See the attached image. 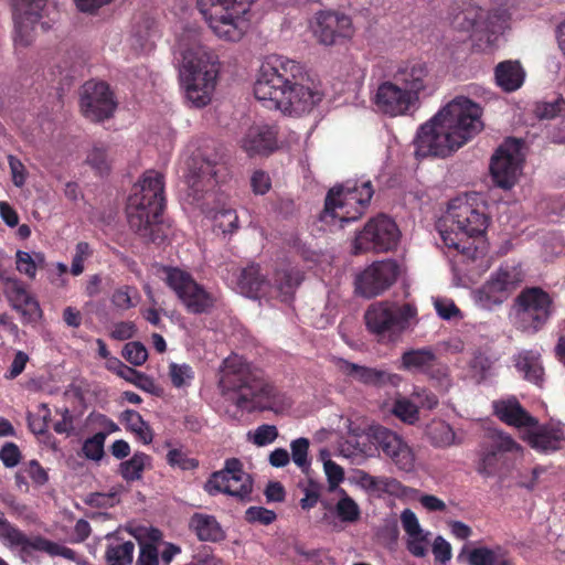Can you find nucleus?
I'll list each match as a JSON object with an SVG mask.
<instances>
[{
	"instance_id": "nucleus-1",
	"label": "nucleus",
	"mask_w": 565,
	"mask_h": 565,
	"mask_svg": "<svg viewBox=\"0 0 565 565\" xmlns=\"http://www.w3.org/2000/svg\"><path fill=\"white\" fill-rule=\"evenodd\" d=\"M254 95L266 107L294 116L309 113L322 99L305 66L284 56H273L263 63Z\"/></svg>"
},
{
	"instance_id": "nucleus-2",
	"label": "nucleus",
	"mask_w": 565,
	"mask_h": 565,
	"mask_svg": "<svg viewBox=\"0 0 565 565\" xmlns=\"http://www.w3.org/2000/svg\"><path fill=\"white\" fill-rule=\"evenodd\" d=\"M482 108L465 96H458L423 124L416 134L417 158H446L483 129Z\"/></svg>"
},
{
	"instance_id": "nucleus-3",
	"label": "nucleus",
	"mask_w": 565,
	"mask_h": 565,
	"mask_svg": "<svg viewBox=\"0 0 565 565\" xmlns=\"http://www.w3.org/2000/svg\"><path fill=\"white\" fill-rule=\"evenodd\" d=\"M166 207L163 174L147 170L127 200L129 227L147 242L161 244L167 237L161 216Z\"/></svg>"
},
{
	"instance_id": "nucleus-4",
	"label": "nucleus",
	"mask_w": 565,
	"mask_h": 565,
	"mask_svg": "<svg viewBox=\"0 0 565 565\" xmlns=\"http://www.w3.org/2000/svg\"><path fill=\"white\" fill-rule=\"evenodd\" d=\"M220 386L242 411L252 413L270 409L273 406L275 387L267 383L263 371L238 354L233 353L223 360Z\"/></svg>"
},
{
	"instance_id": "nucleus-5",
	"label": "nucleus",
	"mask_w": 565,
	"mask_h": 565,
	"mask_svg": "<svg viewBox=\"0 0 565 565\" xmlns=\"http://www.w3.org/2000/svg\"><path fill=\"white\" fill-rule=\"evenodd\" d=\"M489 217L473 204L461 198L450 201L445 217V227L439 230L444 244L457 250L462 262H477L486 256L482 236Z\"/></svg>"
},
{
	"instance_id": "nucleus-6",
	"label": "nucleus",
	"mask_w": 565,
	"mask_h": 565,
	"mask_svg": "<svg viewBox=\"0 0 565 565\" xmlns=\"http://www.w3.org/2000/svg\"><path fill=\"white\" fill-rule=\"evenodd\" d=\"M218 72V56L210 47L196 43L183 51L180 81L193 106L200 108L210 103Z\"/></svg>"
},
{
	"instance_id": "nucleus-7",
	"label": "nucleus",
	"mask_w": 565,
	"mask_h": 565,
	"mask_svg": "<svg viewBox=\"0 0 565 565\" xmlns=\"http://www.w3.org/2000/svg\"><path fill=\"white\" fill-rule=\"evenodd\" d=\"M374 194L371 181H347L344 184L331 188L324 200V209L320 221L326 224L340 222V226L359 220L370 204Z\"/></svg>"
},
{
	"instance_id": "nucleus-8",
	"label": "nucleus",
	"mask_w": 565,
	"mask_h": 565,
	"mask_svg": "<svg viewBox=\"0 0 565 565\" xmlns=\"http://www.w3.org/2000/svg\"><path fill=\"white\" fill-rule=\"evenodd\" d=\"M255 0H198V9L213 33L225 41L237 42L246 33V17Z\"/></svg>"
},
{
	"instance_id": "nucleus-9",
	"label": "nucleus",
	"mask_w": 565,
	"mask_h": 565,
	"mask_svg": "<svg viewBox=\"0 0 565 565\" xmlns=\"http://www.w3.org/2000/svg\"><path fill=\"white\" fill-rule=\"evenodd\" d=\"M417 316V308L411 302L399 305L394 301L372 302L364 312L366 330L379 342H391L399 337Z\"/></svg>"
},
{
	"instance_id": "nucleus-10",
	"label": "nucleus",
	"mask_w": 565,
	"mask_h": 565,
	"mask_svg": "<svg viewBox=\"0 0 565 565\" xmlns=\"http://www.w3.org/2000/svg\"><path fill=\"white\" fill-rule=\"evenodd\" d=\"M512 310L516 330L535 334L553 317L555 302L552 295L542 287H525L514 298Z\"/></svg>"
},
{
	"instance_id": "nucleus-11",
	"label": "nucleus",
	"mask_w": 565,
	"mask_h": 565,
	"mask_svg": "<svg viewBox=\"0 0 565 565\" xmlns=\"http://www.w3.org/2000/svg\"><path fill=\"white\" fill-rule=\"evenodd\" d=\"M164 273L166 284L174 291L189 313H209L215 308L217 296L199 284L190 273L178 267H167Z\"/></svg>"
},
{
	"instance_id": "nucleus-12",
	"label": "nucleus",
	"mask_w": 565,
	"mask_h": 565,
	"mask_svg": "<svg viewBox=\"0 0 565 565\" xmlns=\"http://www.w3.org/2000/svg\"><path fill=\"white\" fill-rule=\"evenodd\" d=\"M203 489L211 497L225 493L244 502L250 500L253 479L244 471L239 459L230 458L223 469L211 473Z\"/></svg>"
},
{
	"instance_id": "nucleus-13",
	"label": "nucleus",
	"mask_w": 565,
	"mask_h": 565,
	"mask_svg": "<svg viewBox=\"0 0 565 565\" xmlns=\"http://www.w3.org/2000/svg\"><path fill=\"white\" fill-rule=\"evenodd\" d=\"M524 274L519 265H501L475 291L476 300L484 308L502 305L521 286Z\"/></svg>"
},
{
	"instance_id": "nucleus-14",
	"label": "nucleus",
	"mask_w": 565,
	"mask_h": 565,
	"mask_svg": "<svg viewBox=\"0 0 565 565\" xmlns=\"http://www.w3.org/2000/svg\"><path fill=\"white\" fill-rule=\"evenodd\" d=\"M399 236L396 223L391 217L380 214L371 218L356 234L353 252L355 255L365 252L386 253L397 246Z\"/></svg>"
},
{
	"instance_id": "nucleus-15",
	"label": "nucleus",
	"mask_w": 565,
	"mask_h": 565,
	"mask_svg": "<svg viewBox=\"0 0 565 565\" xmlns=\"http://www.w3.org/2000/svg\"><path fill=\"white\" fill-rule=\"evenodd\" d=\"M522 147L521 140L507 138L493 153L490 174L497 186L510 190L516 183L523 161Z\"/></svg>"
},
{
	"instance_id": "nucleus-16",
	"label": "nucleus",
	"mask_w": 565,
	"mask_h": 565,
	"mask_svg": "<svg viewBox=\"0 0 565 565\" xmlns=\"http://www.w3.org/2000/svg\"><path fill=\"white\" fill-rule=\"evenodd\" d=\"M521 450V446L508 435L495 434L482 443L477 471L483 477H492L508 471L512 466L511 454Z\"/></svg>"
},
{
	"instance_id": "nucleus-17",
	"label": "nucleus",
	"mask_w": 565,
	"mask_h": 565,
	"mask_svg": "<svg viewBox=\"0 0 565 565\" xmlns=\"http://www.w3.org/2000/svg\"><path fill=\"white\" fill-rule=\"evenodd\" d=\"M81 110L85 118L102 122L114 116L117 108L114 93L105 82L88 81L82 87Z\"/></svg>"
},
{
	"instance_id": "nucleus-18",
	"label": "nucleus",
	"mask_w": 565,
	"mask_h": 565,
	"mask_svg": "<svg viewBox=\"0 0 565 565\" xmlns=\"http://www.w3.org/2000/svg\"><path fill=\"white\" fill-rule=\"evenodd\" d=\"M372 443L385 457L402 471L412 472L415 469L416 457L408 444L395 431L381 426H371L369 434Z\"/></svg>"
},
{
	"instance_id": "nucleus-19",
	"label": "nucleus",
	"mask_w": 565,
	"mask_h": 565,
	"mask_svg": "<svg viewBox=\"0 0 565 565\" xmlns=\"http://www.w3.org/2000/svg\"><path fill=\"white\" fill-rule=\"evenodd\" d=\"M398 274L395 260L374 262L356 276L355 292L364 298L376 297L395 282Z\"/></svg>"
},
{
	"instance_id": "nucleus-20",
	"label": "nucleus",
	"mask_w": 565,
	"mask_h": 565,
	"mask_svg": "<svg viewBox=\"0 0 565 565\" xmlns=\"http://www.w3.org/2000/svg\"><path fill=\"white\" fill-rule=\"evenodd\" d=\"M312 32L319 43L330 46L350 40L354 35L351 17L338 11L316 13Z\"/></svg>"
},
{
	"instance_id": "nucleus-21",
	"label": "nucleus",
	"mask_w": 565,
	"mask_h": 565,
	"mask_svg": "<svg viewBox=\"0 0 565 565\" xmlns=\"http://www.w3.org/2000/svg\"><path fill=\"white\" fill-rule=\"evenodd\" d=\"M373 100L377 111L390 117L406 115L418 103L394 79L381 83Z\"/></svg>"
},
{
	"instance_id": "nucleus-22",
	"label": "nucleus",
	"mask_w": 565,
	"mask_h": 565,
	"mask_svg": "<svg viewBox=\"0 0 565 565\" xmlns=\"http://www.w3.org/2000/svg\"><path fill=\"white\" fill-rule=\"evenodd\" d=\"M393 79L411 93L416 102H419L422 95H429L431 92L433 77L430 71L427 64L420 60H409L401 63L393 75Z\"/></svg>"
},
{
	"instance_id": "nucleus-23",
	"label": "nucleus",
	"mask_w": 565,
	"mask_h": 565,
	"mask_svg": "<svg viewBox=\"0 0 565 565\" xmlns=\"http://www.w3.org/2000/svg\"><path fill=\"white\" fill-rule=\"evenodd\" d=\"M278 134L275 124H256L246 130L239 146L249 158L268 157L278 149Z\"/></svg>"
},
{
	"instance_id": "nucleus-24",
	"label": "nucleus",
	"mask_w": 565,
	"mask_h": 565,
	"mask_svg": "<svg viewBox=\"0 0 565 565\" xmlns=\"http://www.w3.org/2000/svg\"><path fill=\"white\" fill-rule=\"evenodd\" d=\"M14 19V42L20 46H28L31 39V31L44 17L46 0H15Z\"/></svg>"
},
{
	"instance_id": "nucleus-25",
	"label": "nucleus",
	"mask_w": 565,
	"mask_h": 565,
	"mask_svg": "<svg viewBox=\"0 0 565 565\" xmlns=\"http://www.w3.org/2000/svg\"><path fill=\"white\" fill-rule=\"evenodd\" d=\"M402 365L407 371L419 372L436 380L447 376L448 371L430 348L412 349L404 352Z\"/></svg>"
},
{
	"instance_id": "nucleus-26",
	"label": "nucleus",
	"mask_w": 565,
	"mask_h": 565,
	"mask_svg": "<svg viewBox=\"0 0 565 565\" xmlns=\"http://www.w3.org/2000/svg\"><path fill=\"white\" fill-rule=\"evenodd\" d=\"M501 20L499 11L490 12L481 7L468 6L459 14L455 21L458 26L465 31L484 32L495 34L501 29L498 22Z\"/></svg>"
},
{
	"instance_id": "nucleus-27",
	"label": "nucleus",
	"mask_w": 565,
	"mask_h": 565,
	"mask_svg": "<svg viewBox=\"0 0 565 565\" xmlns=\"http://www.w3.org/2000/svg\"><path fill=\"white\" fill-rule=\"evenodd\" d=\"M335 366L343 375L365 385L380 386L390 381V374L383 370L359 365L342 358L335 360Z\"/></svg>"
},
{
	"instance_id": "nucleus-28",
	"label": "nucleus",
	"mask_w": 565,
	"mask_h": 565,
	"mask_svg": "<svg viewBox=\"0 0 565 565\" xmlns=\"http://www.w3.org/2000/svg\"><path fill=\"white\" fill-rule=\"evenodd\" d=\"M237 284L241 291L250 298L271 296V282L262 273L258 264L243 268Z\"/></svg>"
},
{
	"instance_id": "nucleus-29",
	"label": "nucleus",
	"mask_w": 565,
	"mask_h": 565,
	"mask_svg": "<svg viewBox=\"0 0 565 565\" xmlns=\"http://www.w3.org/2000/svg\"><path fill=\"white\" fill-rule=\"evenodd\" d=\"M189 529L201 542L217 543L226 537L224 530L214 515L195 512L189 521Z\"/></svg>"
},
{
	"instance_id": "nucleus-30",
	"label": "nucleus",
	"mask_w": 565,
	"mask_h": 565,
	"mask_svg": "<svg viewBox=\"0 0 565 565\" xmlns=\"http://www.w3.org/2000/svg\"><path fill=\"white\" fill-rule=\"evenodd\" d=\"M494 79L503 92L512 93L523 85L525 71L519 61L507 60L494 67Z\"/></svg>"
},
{
	"instance_id": "nucleus-31",
	"label": "nucleus",
	"mask_w": 565,
	"mask_h": 565,
	"mask_svg": "<svg viewBox=\"0 0 565 565\" xmlns=\"http://www.w3.org/2000/svg\"><path fill=\"white\" fill-rule=\"evenodd\" d=\"M497 415L508 425L515 427H533L536 419L532 417L518 401H507L497 405Z\"/></svg>"
},
{
	"instance_id": "nucleus-32",
	"label": "nucleus",
	"mask_w": 565,
	"mask_h": 565,
	"mask_svg": "<svg viewBox=\"0 0 565 565\" xmlns=\"http://www.w3.org/2000/svg\"><path fill=\"white\" fill-rule=\"evenodd\" d=\"M303 279L300 270L295 268L277 269L274 276V284H271V296L282 297V300L290 298L296 288Z\"/></svg>"
},
{
	"instance_id": "nucleus-33",
	"label": "nucleus",
	"mask_w": 565,
	"mask_h": 565,
	"mask_svg": "<svg viewBox=\"0 0 565 565\" xmlns=\"http://www.w3.org/2000/svg\"><path fill=\"white\" fill-rule=\"evenodd\" d=\"M152 458L142 451H136L129 459L118 466L119 476L128 483L142 479L146 469L151 468Z\"/></svg>"
},
{
	"instance_id": "nucleus-34",
	"label": "nucleus",
	"mask_w": 565,
	"mask_h": 565,
	"mask_svg": "<svg viewBox=\"0 0 565 565\" xmlns=\"http://www.w3.org/2000/svg\"><path fill=\"white\" fill-rule=\"evenodd\" d=\"M515 367L524 375V379L540 384L543 380L544 369L540 354L535 351H522L515 358Z\"/></svg>"
},
{
	"instance_id": "nucleus-35",
	"label": "nucleus",
	"mask_w": 565,
	"mask_h": 565,
	"mask_svg": "<svg viewBox=\"0 0 565 565\" xmlns=\"http://www.w3.org/2000/svg\"><path fill=\"white\" fill-rule=\"evenodd\" d=\"M468 562L470 565H512L507 552L499 545L493 548L481 546L471 550Z\"/></svg>"
},
{
	"instance_id": "nucleus-36",
	"label": "nucleus",
	"mask_w": 565,
	"mask_h": 565,
	"mask_svg": "<svg viewBox=\"0 0 565 565\" xmlns=\"http://www.w3.org/2000/svg\"><path fill=\"white\" fill-rule=\"evenodd\" d=\"M86 163L99 175L108 174L111 166L109 147L104 143L94 145L93 149L86 157Z\"/></svg>"
},
{
	"instance_id": "nucleus-37",
	"label": "nucleus",
	"mask_w": 565,
	"mask_h": 565,
	"mask_svg": "<svg viewBox=\"0 0 565 565\" xmlns=\"http://www.w3.org/2000/svg\"><path fill=\"white\" fill-rule=\"evenodd\" d=\"M121 420L125 423L126 428L135 433L145 444L151 443L152 434L150 428L137 411L126 409L121 414Z\"/></svg>"
},
{
	"instance_id": "nucleus-38",
	"label": "nucleus",
	"mask_w": 565,
	"mask_h": 565,
	"mask_svg": "<svg viewBox=\"0 0 565 565\" xmlns=\"http://www.w3.org/2000/svg\"><path fill=\"white\" fill-rule=\"evenodd\" d=\"M427 435L431 444L436 447H448L455 441V431L446 422H433L427 428Z\"/></svg>"
},
{
	"instance_id": "nucleus-39",
	"label": "nucleus",
	"mask_w": 565,
	"mask_h": 565,
	"mask_svg": "<svg viewBox=\"0 0 565 565\" xmlns=\"http://www.w3.org/2000/svg\"><path fill=\"white\" fill-rule=\"evenodd\" d=\"M135 544L130 541L118 545H109L105 553L107 565H130L132 563Z\"/></svg>"
},
{
	"instance_id": "nucleus-40",
	"label": "nucleus",
	"mask_w": 565,
	"mask_h": 565,
	"mask_svg": "<svg viewBox=\"0 0 565 565\" xmlns=\"http://www.w3.org/2000/svg\"><path fill=\"white\" fill-rule=\"evenodd\" d=\"M564 438L559 431L542 430L532 438V446L544 452L555 451L563 447Z\"/></svg>"
},
{
	"instance_id": "nucleus-41",
	"label": "nucleus",
	"mask_w": 565,
	"mask_h": 565,
	"mask_svg": "<svg viewBox=\"0 0 565 565\" xmlns=\"http://www.w3.org/2000/svg\"><path fill=\"white\" fill-rule=\"evenodd\" d=\"M0 540L11 547H20L26 542V535L14 524L10 523L3 513L0 514Z\"/></svg>"
},
{
	"instance_id": "nucleus-42",
	"label": "nucleus",
	"mask_w": 565,
	"mask_h": 565,
	"mask_svg": "<svg viewBox=\"0 0 565 565\" xmlns=\"http://www.w3.org/2000/svg\"><path fill=\"white\" fill-rule=\"evenodd\" d=\"M534 113L540 119H553L563 116L565 115V99L558 96L552 100L537 102Z\"/></svg>"
},
{
	"instance_id": "nucleus-43",
	"label": "nucleus",
	"mask_w": 565,
	"mask_h": 565,
	"mask_svg": "<svg viewBox=\"0 0 565 565\" xmlns=\"http://www.w3.org/2000/svg\"><path fill=\"white\" fill-rule=\"evenodd\" d=\"M106 437V433L98 431L87 438L82 447L83 455L89 460L99 461L105 455L104 445Z\"/></svg>"
},
{
	"instance_id": "nucleus-44",
	"label": "nucleus",
	"mask_w": 565,
	"mask_h": 565,
	"mask_svg": "<svg viewBox=\"0 0 565 565\" xmlns=\"http://www.w3.org/2000/svg\"><path fill=\"white\" fill-rule=\"evenodd\" d=\"M299 487L302 489L305 497L300 500L302 510H310L318 503L323 486L320 482L308 478L306 483L300 482Z\"/></svg>"
},
{
	"instance_id": "nucleus-45",
	"label": "nucleus",
	"mask_w": 565,
	"mask_h": 565,
	"mask_svg": "<svg viewBox=\"0 0 565 565\" xmlns=\"http://www.w3.org/2000/svg\"><path fill=\"white\" fill-rule=\"evenodd\" d=\"M138 290L136 287L121 286L117 288L111 295V303L120 310H128L136 306L135 298H138Z\"/></svg>"
},
{
	"instance_id": "nucleus-46",
	"label": "nucleus",
	"mask_w": 565,
	"mask_h": 565,
	"mask_svg": "<svg viewBox=\"0 0 565 565\" xmlns=\"http://www.w3.org/2000/svg\"><path fill=\"white\" fill-rule=\"evenodd\" d=\"M169 376L172 385L177 388H181L190 385L191 381L194 379V371L189 364L172 362L169 365Z\"/></svg>"
},
{
	"instance_id": "nucleus-47",
	"label": "nucleus",
	"mask_w": 565,
	"mask_h": 565,
	"mask_svg": "<svg viewBox=\"0 0 565 565\" xmlns=\"http://www.w3.org/2000/svg\"><path fill=\"white\" fill-rule=\"evenodd\" d=\"M309 445V440L305 437L297 438L290 444L291 458L303 472H307L310 467L308 459Z\"/></svg>"
},
{
	"instance_id": "nucleus-48",
	"label": "nucleus",
	"mask_w": 565,
	"mask_h": 565,
	"mask_svg": "<svg viewBox=\"0 0 565 565\" xmlns=\"http://www.w3.org/2000/svg\"><path fill=\"white\" fill-rule=\"evenodd\" d=\"M393 413L397 418L411 425L415 424L419 418L418 407L414 401L406 398L397 399L394 403Z\"/></svg>"
},
{
	"instance_id": "nucleus-49",
	"label": "nucleus",
	"mask_w": 565,
	"mask_h": 565,
	"mask_svg": "<svg viewBox=\"0 0 565 565\" xmlns=\"http://www.w3.org/2000/svg\"><path fill=\"white\" fill-rule=\"evenodd\" d=\"M13 309L21 315L23 323L35 322L42 315L39 302L31 295L24 298L20 305H15Z\"/></svg>"
},
{
	"instance_id": "nucleus-50",
	"label": "nucleus",
	"mask_w": 565,
	"mask_h": 565,
	"mask_svg": "<svg viewBox=\"0 0 565 565\" xmlns=\"http://www.w3.org/2000/svg\"><path fill=\"white\" fill-rule=\"evenodd\" d=\"M343 493H345L342 490ZM337 515L343 522H354L360 518V509L355 501L344 494L337 503Z\"/></svg>"
},
{
	"instance_id": "nucleus-51",
	"label": "nucleus",
	"mask_w": 565,
	"mask_h": 565,
	"mask_svg": "<svg viewBox=\"0 0 565 565\" xmlns=\"http://www.w3.org/2000/svg\"><path fill=\"white\" fill-rule=\"evenodd\" d=\"M215 227L224 234H232L238 228V216L236 211L227 209L216 212L214 216Z\"/></svg>"
},
{
	"instance_id": "nucleus-52",
	"label": "nucleus",
	"mask_w": 565,
	"mask_h": 565,
	"mask_svg": "<svg viewBox=\"0 0 565 565\" xmlns=\"http://www.w3.org/2000/svg\"><path fill=\"white\" fill-rule=\"evenodd\" d=\"M122 356L132 365L140 366L148 359V351L140 342H128L122 349Z\"/></svg>"
},
{
	"instance_id": "nucleus-53",
	"label": "nucleus",
	"mask_w": 565,
	"mask_h": 565,
	"mask_svg": "<svg viewBox=\"0 0 565 565\" xmlns=\"http://www.w3.org/2000/svg\"><path fill=\"white\" fill-rule=\"evenodd\" d=\"M93 255V249L87 242H78L75 246V254L72 260L71 273L79 276L84 271V263Z\"/></svg>"
},
{
	"instance_id": "nucleus-54",
	"label": "nucleus",
	"mask_w": 565,
	"mask_h": 565,
	"mask_svg": "<svg viewBox=\"0 0 565 565\" xmlns=\"http://www.w3.org/2000/svg\"><path fill=\"white\" fill-rule=\"evenodd\" d=\"M276 519V513L273 510H268L264 507H249L245 511V520L248 523H259L263 525H269Z\"/></svg>"
},
{
	"instance_id": "nucleus-55",
	"label": "nucleus",
	"mask_w": 565,
	"mask_h": 565,
	"mask_svg": "<svg viewBox=\"0 0 565 565\" xmlns=\"http://www.w3.org/2000/svg\"><path fill=\"white\" fill-rule=\"evenodd\" d=\"M412 398L418 408L431 411L438 405L437 395L426 387H415Z\"/></svg>"
},
{
	"instance_id": "nucleus-56",
	"label": "nucleus",
	"mask_w": 565,
	"mask_h": 565,
	"mask_svg": "<svg viewBox=\"0 0 565 565\" xmlns=\"http://www.w3.org/2000/svg\"><path fill=\"white\" fill-rule=\"evenodd\" d=\"M0 279L7 281V296L12 308L15 305H20V302L30 295L18 279L4 277V275L1 273Z\"/></svg>"
},
{
	"instance_id": "nucleus-57",
	"label": "nucleus",
	"mask_w": 565,
	"mask_h": 565,
	"mask_svg": "<svg viewBox=\"0 0 565 565\" xmlns=\"http://www.w3.org/2000/svg\"><path fill=\"white\" fill-rule=\"evenodd\" d=\"M167 461L172 467H179L182 470H194L199 467V461L194 458H189L180 449H171L167 454Z\"/></svg>"
},
{
	"instance_id": "nucleus-58",
	"label": "nucleus",
	"mask_w": 565,
	"mask_h": 565,
	"mask_svg": "<svg viewBox=\"0 0 565 565\" xmlns=\"http://www.w3.org/2000/svg\"><path fill=\"white\" fill-rule=\"evenodd\" d=\"M140 545L137 565H159V553L156 545L141 542V536H136Z\"/></svg>"
},
{
	"instance_id": "nucleus-59",
	"label": "nucleus",
	"mask_w": 565,
	"mask_h": 565,
	"mask_svg": "<svg viewBox=\"0 0 565 565\" xmlns=\"http://www.w3.org/2000/svg\"><path fill=\"white\" fill-rule=\"evenodd\" d=\"M84 502L93 508H108L114 507L117 502V492H109V493H100V492H94L89 493Z\"/></svg>"
},
{
	"instance_id": "nucleus-60",
	"label": "nucleus",
	"mask_w": 565,
	"mask_h": 565,
	"mask_svg": "<svg viewBox=\"0 0 565 565\" xmlns=\"http://www.w3.org/2000/svg\"><path fill=\"white\" fill-rule=\"evenodd\" d=\"M0 460L7 468L15 467L21 460V451L14 443H6L0 449Z\"/></svg>"
},
{
	"instance_id": "nucleus-61",
	"label": "nucleus",
	"mask_w": 565,
	"mask_h": 565,
	"mask_svg": "<svg viewBox=\"0 0 565 565\" xmlns=\"http://www.w3.org/2000/svg\"><path fill=\"white\" fill-rule=\"evenodd\" d=\"M23 472L39 486H43L49 480L46 470L40 465L38 460L29 461L24 467Z\"/></svg>"
},
{
	"instance_id": "nucleus-62",
	"label": "nucleus",
	"mask_w": 565,
	"mask_h": 565,
	"mask_svg": "<svg viewBox=\"0 0 565 565\" xmlns=\"http://www.w3.org/2000/svg\"><path fill=\"white\" fill-rule=\"evenodd\" d=\"M278 436V430L274 425H260L254 435V444L266 446L271 444Z\"/></svg>"
},
{
	"instance_id": "nucleus-63",
	"label": "nucleus",
	"mask_w": 565,
	"mask_h": 565,
	"mask_svg": "<svg viewBox=\"0 0 565 565\" xmlns=\"http://www.w3.org/2000/svg\"><path fill=\"white\" fill-rule=\"evenodd\" d=\"M401 522L408 536L419 535L423 533L418 519L412 510L406 509L402 512Z\"/></svg>"
},
{
	"instance_id": "nucleus-64",
	"label": "nucleus",
	"mask_w": 565,
	"mask_h": 565,
	"mask_svg": "<svg viewBox=\"0 0 565 565\" xmlns=\"http://www.w3.org/2000/svg\"><path fill=\"white\" fill-rule=\"evenodd\" d=\"M17 269L30 278H34L36 274V265L28 252H17Z\"/></svg>"
}]
</instances>
